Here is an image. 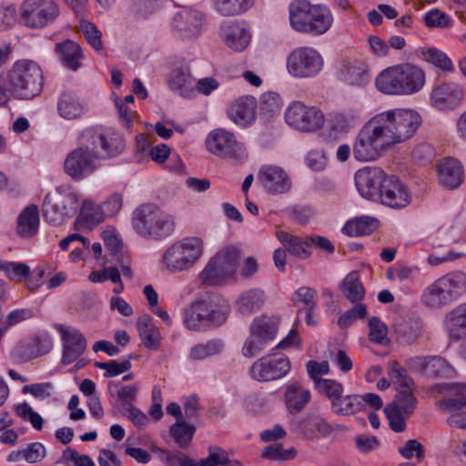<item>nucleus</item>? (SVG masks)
I'll list each match as a JSON object with an SVG mask.
<instances>
[{
	"label": "nucleus",
	"mask_w": 466,
	"mask_h": 466,
	"mask_svg": "<svg viewBox=\"0 0 466 466\" xmlns=\"http://www.w3.org/2000/svg\"><path fill=\"white\" fill-rule=\"evenodd\" d=\"M204 21V15L193 8L183 7L173 17L172 28L182 39L198 35Z\"/></svg>",
	"instance_id": "obj_22"
},
{
	"label": "nucleus",
	"mask_w": 466,
	"mask_h": 466,
	"mask_svg": "<svg viewBox=\"0 0 466 466\" xmlns=\"http://www.w3.org/2000/svg\"><path fill=\"white\" fill-rule=\"evenodd\" d=\"M39 227V209L36 205L27 206L18 216L16 232L23 238L35 235Z\"/></svg>",
	"instance_id": "obj_35"
},
{
	"label": "nucleus",
	"mask_w": 466,
	"mask_h": 466,
	"mask_svg": "<svg viewBox=\"0 0 466 466\" xmlns=\"http://www.w3.org/2000/svg\"><path fill=\"white\" fill-rule=\"evenodd\" d=\"M434 391L449 393L448 398L436 403L440 410L451 414L447 418V423L453 428L466 429V384H437L431 388V392Z\"/></svg>",
	"instance_id": "obj_10"
},
{
	"label": "nucleus",
	"mask_w": 466,
	"mask_h": 466,
	"mask_svg": "<svg viewBox=\"0 0 466 466\" xmlns=\"http://www.w3.org/2000/svg\"><path fill=\"white\" fill-rule=\"evenodd\" d=\"M195 432V427L185 420L176 422L170 427V434L180 448H186L191 441Z\"/></svg>",
	"instance_id": "obj_53"
},
{
	"label": "nucleus",
	"mask_w": 466,
	"mask_h": 466,
	"mask_svg": "<svg viewBox=\"0 0 466 466\" xmlns=\"http://www.w3.org/2000/svg\"><path fill=\"white\" fill-rule=\"evenodd\" d=\"M374 116L357 133L352 154L360 162H372L380 158L391 147Z\"/></svg>",
	"instance_id": "obj_6"
},
{
	"label": "nucleus",
	"mask_w": 466,
	"mask_h": 466,
	"mask_svg": "<svg viewBox=\"0 0 466 466\" xmlns=\"http://www.w3.org/2000/svg\"><path fill=\"white\" fill-rule=\"evenodd\" d=\"M466 292V274L450 272L431 283L423 292L421 301L427 307L439 309L446 306Z\"/></svg>",
	"instance_id": "obj_7"
},
{
	"label": "nucleus",
	"mask_w": 466,
	"mask_h": 466,
	"mask_svg": "<svg viewBox=\"0 0 466 466\" xmlns=\"http://www.w3.org/2000/svg\"><path fill=\"white\" fill-rule=\"evenodd\" d=\"M361 120V114L357 109H348L335 114L330 119V127L337 133H347Z\"/></svg>",
	"instance_id": "obj_46"
},
{
	"label": "nucleus",
	"mask_w": 466,
	"mask_h": 466,
	"mask_svg": "<svg viewBox=\"0 0 466 466\" xmlns=\"http://www.w3.org/2000/svg\"><path fill=\"white\" fill-rule=\"evenodd\" d=\"M400 95H411L419 92L425 84L424 72L411 64L399 65Z\"/></svg>",
	"instance_id": "obj_27"
},
{
	"label": "nucleus",
	"mask_w": 466,
	"mask_h": 466,
	"mask_svg": "<svg viewBox=\"0 0 466 466\" xmlns=\"http://www.w3.org/2000/svg\"><path fill=\"white\" fill-rule=\"evenodd\" d=\"M168 86L170 89L185 98L196 96L195 80L188 68H175L169 75Z\"/></svg>",
	"instance_id": "obj_31"
},
{
	"label": "nucleus",
	"mask_w": 466,
	"mask_h": 466,
	"mask_svg": "<svg viewBox=\"0 0 466 466\" xmlns=\"http://www.w3.org/2000/svg\"><path fill=\"white\" fill-rule=\"evenodd\" d=\"M204 251L203 240L197 237L184 238L174 242L163 253L161 263L171 274L190 270Z\"/></svg>",
	"instance_id": "obj_5"
},
{
	"label": "nucleus",
	"mask_w": 466,
	"mask_h": 466,
	"mask_svg": "<svg viewBox=\"0 0 466 466\" xmlns=\"http://www.w3.org/2000/svg\"><path fill=\"white\" fill-rule=\"evenodd\" d=\"M208 150L222 158L241 157L244 150L242 145L237 141L233 133L223 128L211 131L207 139Z\"/></svg>",
	"instance_id": "obj_18"
},
{
	"label": "nucleus",
	"mask_w": 466,
	"mask_h": 466,
	"mask_svg": "<svg viewBox=\"0 0 466 466\" xmlns=\"http://www.w3.org/2000/svg\"><path fill=\"white\" fill-rule=\"evenodd\" d=\"M422 55L423 58L427 62L434 65L435 66L441 68V70L450 73L454 71V66L451 60L444 52L437 48L431 47L424 51Z\"/></svg>",
	"instance_id": "obj_57"
},
{
	"label": "nucleus",
	"mask_w": 466,
	"mask_h": 466,
	"mask_svg": "<svg viewBox=\"0 0 466 466\" xmlns=\"http://www.w3.org/2000/svg\"><path fill=\"white\" fill-rule=\"evenodd\" d=\"M76 147L64 161V171L73 180L80 181L94 174L98 161L116 157L125 148L122 136L102 127L84 128L76 137Z\"/></svg>",
	"instance_id": "obj_1"
},
{
	"label": "nucleus",
	"mask_w": 466,
	"mask_h": 466,
	"mask_svg": "<svg viewBox=\"0 0 466 466\" xmlns=\"http://www.w3.org/2000/svg\"><path fill=\"white\" fill-rule=\"evenodd\" d=\"M464 98L463 88L453 82L440 83L433 86L431 96V105L438 110H453Z\"/></svg>",
	"instance_id": "obj_20"
},
{
	"label": "nucleus",
	"mask_w": 466,
	"mask_h": 466,
	"mask_svg": "<svg viewBox=\"0 0 466 466\" xmlns=\"http://www.w3.org/2000/svg\"><path fill=\"white\" fill-rule=\"evenodd\" d=\"M375 85L385 95L401 96L399 65L382 70L376 77Z\"/></svg>",
	"instance_id": "obj_37"
},
{
	"label": "nucleus",
	"mask_w": 466,
	"mask_h": 466,
	"mask_svg": "<svg viewBox=\"0 0 466 466\" xmlns=\"http://www.w3.org/2000/svg\"><path fill=\"white\" fill-rule=\"evenodd\" d=\"M436 172L439 184L448 189L459 187L464 178L462 164L453 157L441 159L436 165Z\"/></svg>",
	"instance_id": "obj_24"
},
{
	"label": "nucleus",
	"mask_w": 466,
	"mask_h": 466,
	"mask_svg": "<svg viewBox=\"0 0 466 466\" xmlns=\"http://www.w3.org/2000/svg\"><path fill=\"white\" fill-rule=\"evenodd\" d=\"M137 327L144 346L149 350H157L160 345V332L153 324L152 318L148 315L139 317Z\"/></svg>",
	"instance_id": "obj_41"
},
{
	"label": "nucleus",
	"mask_w": 466,
	"mask_h": 466,
	"mask_svg": "<svg viewBox=\"0 0 466 466\" xmlns=\"http://www.w3.org/2000/svg\"><path fill=\"white\" fill-rule=\"evenodd\" d=\"M220 36L225 44L235 51H243L251 38L244 24L235 20L224 22L221 25Z\"/></svg>",
	"instance_id": "obj_26"
},
{
	"label": "nucleus",
	"mask_w": 466,
	"mask_h": 466,
	"mask_svg": "<svg viewBox=\"0 0 466 466\" xmlns=\"http://www.w3.org/2000/svg\"><path fill=\"white\" fill-rule=\"evenodd\" d=\"M56 329L61 336L63 345L62 363L69 365L85 352L87 346L86 339L80 330L70 326L57 324Z\"/></svg>",
	"instance_id": "obj_19"
},
{
	"label": "nucleus",
	"mask_w": 466,
	"mask_h": 466,
	"mask_svg": "<svg viewBox=\"0 0 466 466\" xmlns=\"http://www.w3.org/2000/svg\"><path fill=\"white\" fill-rule=\"evenodd\" d=\"M285 119L288 125L304 132L319 130L325 122L324 115L319 108L299 101H294L289 106Z\"/></svg>",
	"instance_id": "obj_15"
},
{
	"label": "nucleus",
	"mask_w": 466,
	"mask_h": 466,
	"mask_svg": "<svg viewBox=\"0 0 466 466\" xmlns=\"http://www.w3.org/2000/svg\"><path fill=\"white\" fill-rule=\"evenodd\" d=\"M276 237L281 242L283 248L291 255L299 258H307L310 256L311 251L309 249L308 236L299 238L287 231L279 230L276 232Z\"/></svg>",
	"instance_id": "obj_36"
},
{
	"label": "nucleus",
	"mask_w": 466,
	"mask_h": 466,
	"mask_svg": "<svg viewBox=\"0 0 466 466\" xmlns=\"http://www.w3.org/2000/svg\"><path fill=\"white\" fill-rule=\"evenodd\" d=\"M389 177L379 167H365L355 173L354 180L360 196L376 202L380 198L381 191Z\"/></svg>",
	"instance_id": "obj_17"
},
{
	"label": "nucleus",
	"mask_w": 466,
	"mask_h": 466,
	"mask_svg": "<svg viewBox=\"0 0 466 466\" xmlns=\"http://www.w3.org/2000/svg\"><path fill=\"white\" fill-rule=\"evenodd\" d=\"M446 327L454 339L466 337V303L457 306L448 313Z\"/></svg>",
	"instance_id": "obj_42"
},
{
	"label": "nucleus",
	"mask_w": 466,
	"mask_h": 466,
	"mask_svg": "<svg viewBox=\"0 0 466 466\" xmlns=\"http://www.w3.org/2000/svg\"><path fill=\"white\" fill-rule=\"evenodd\" d=\"M361 397L358 394H343L332 402L331 412L338 416H351L362 410Z\"/></svg>",
	"instance_id": "obj_45"
},
{
	"label": "nucleus",
	"mask_w": 466,
	"mask_h": 466,
	"mask_svg": "<svg viewBox=\"0 0 466 466\" xmlns=\"http://www.w3.org/2000/svg\"><path fill=\"white\" fill-rule=\"evenodd\" d=\"M323 66L321 56L312 47L296 48L288 57L287 69L298 78L313 77L317 76Z\"/></svg>",
	"instance_id": "obj_14"
},
{
	"label": "nucleus",
	"mask_w": 466,
	"mask_h": 466,
	"mask_svg": "<svg viewBox=\"0 0 466 466\" xmlns=\"http://www.w3.org/2000/svg\"><path fill=\"white\" fill-rule=\"evenodd\" d=\"M182 315L184 326L194 331L219 327L227 319V314L209 297L195 299L183 309Z\"/></svg>",
	"instance_id": "obj_9"
},
{
	"label": "nucleus",
	"mask_w": 466,
	"mask_h": 466,
	"mask_svg": "<svg viewBox=\"0 0 466 466\" xmlns=\"http://www.w3.org/2000/svg\"><path fill=\"white\" fill-rule=\"evenodd\" d=\"M310 391L304 388L299 381H294L289 384L284 394L286 408L291 414H297L303 410L310 401Z\"/></svg>",
	"instance_id": "obj_30"
},
{
	"label": "nucleus",
	"mask_w": 466,
	"mask_h": 466,
	"mask_svg": "<svg viewBox=\"0 0 466 466\" xmlns=\"http://www.w3.org/2000/svg\"><path fill=\"white\" fill-rule=\"evenodd\" d=\"M92 207V202L84 200L82 202V208L78 217V220L85 222L86 226L92 228L98 225L104 220L105 215L98 210L89 211Z\"/></svg>",
	"instance_id": "obj_62"
},
{
	"label": "nucleus",
	"mask_w": 466,
	"mask_h": 466,
	"mask_svg": "<svg viewBox=\"0 0 466 466\" xmlns=\"http://www.w3.org/2000/svg\"><path fill=\"white\" fill-rule=\"evenodd\" d=\"M43 350H38V353L35 354L29 346L17 347L13 351V357L20 362H26L32 359H35L38 354H45L48 352L52 348V341L48 337L43 339Z\"/></svg>",
	"instance_id": "obj_61"
},
{
	"label": "nucleus",
	"mask_w": 466,
	"mask_h": 466,
	"mask_svg": "<svg viewBox=\"0 0 466 466\" xmlns=\"http://www.w3.org/2000/svg\"><path fill=\"white\" fill-rule=\"evenodd\" d=\"M224 349V342L220 339H214L198 343L191 348L189 358L192 360H202L206 358L219 354Z\"/></svg>",
	"instance_id": "obj_49"
},
{
	"label": "nucleus",
	"mask_w": 466,
	"mask_h": 466,
	"mask_svg": "<svg viewBox=\"0 0 466 466\" xmlns=\"http://www.w3.org/2000/svg\"><path fill=\"white\" fill-rule=\"evenodd\" d=\"M410 201V195L403 183L395 176L386 179L381 197L376 202L392 208H405Z\"/></svg>",
	"instance_id": "obj_23"
},
{
	"label": "nucleus",
	"mask_w": 466,
	"mask_h": 466,
	"mask_svg": "<svg viewBox=\"0 0 466 466\" xmlns=\"http://www.w3.org/2000/svg\"><path fill=\"white\" fill-rule=\"evenodd\" d=\"M44 86L41 67L32 60H19L0 74V106L12 97L29 100L37 96Z\"/></svg>",
	"instance_id": "obj_2"
},
{
	"label": "nucleus",
	"mask_w": 466,
	"mask_h": 466,
	"mask_svg": "<svg viewBox=\"0 0 466 466\" xmlns=\"http://www.w3.org/2000/svg\"><path fill=\"white\" fill-rule=\"evenodd\" d=\"M390 377L399 390H414V381L408 375L406 369L402 368L398 361H392L390 366Z\"/></svg>",
	"instance_id": "obj_52"
},
{
	"label": "nucleus",
	"mask_w": 466,
	"mask_h": 466,
	"mask_svg": "<svg viewBox=\"0 0 466 466\" xmlns=\"http://www.w3.org/2000/svg\"><path fill=\"white\" fill-rule=\"evenodd\" d=\"M339 75L343 81L352 86H363L370 81L368 67L360 60L343 62Z\"/></svg>",
	"instance_id": "obj_32"
},
{
	"label": "nucleus",
	"mask_w": 466,
	"mask_h": 466,
	"mask_svg": "<svg viewBox=\"0 0 466 466\" xmlns=\"http://www.w3.org/2000/svg\"><path fill=\"white\" fill-rule=\"evenodd\" d=\"M452 367L439 356H430L427 365V376L451 378L454 374Z\"/></svg>",
	"instance_id": "obj_54"
},
{
	"label": "nucleus",
	"mask_w": 466,
	"mask_h": 466,
	"mask_svg": "<svg viewBox=\"0 0 466 466\" xmlns=\"http://www.w3.org/2000/svg\"><path fill=\"white\" fill-rule=\"evenodd\" d=\"M58 115L66 120H76L86 112V104L72 91H63L57 100Z\"/></svg>",
	"instance_id": "obj_28"
},
{
	"label": "nucleus",
	"mask_w": 466,
	"mask_h": 466,
	"mask_svg": "<svg viewBox=\"0 0 466 466\" xmlns=\"http://www.w3.org/2000/svg\"><path fill=\"white\" fill-rule=\"evenodd\" d=\"M265 295L260 289H250L241 293L236 301L237 310L244 315H250L259 310L264 304Z\"/></svg>",
	"instance_id": "obj_40"
},
{
	"label": "nucleus",
	"mask_w": 466,
	"mask_h": 466,
	"mask_svg": "<svg viewBox=\"0 0 466 466\" xmlns=\"http://www.w3.org/2000/svg\"><path fill=\"white\" fill-rule=\"evenodd\" d=\"M0 270H3L11 280L21 281L30 275V268L22 262H8L0 260Z\"/></svg>",
	"instance_id": "obj_56"
},
{
	"label": "nucleus",
	"mask_w": 466,
	"mask_h": 466,
	"mask_svg": "<svg viewBox=\"0 0 466 466\" xmlns=\"http://www.w3.org/2000/svg\"><path fill=\"white\" fill-rule=\"evenodd\" d=\"M256 108L257 101L254 96H241L231 105L228 109V116L236 124L248 126L255 120Z\"/></svg>",
	"instance_id": "obj_29"
},
{
	"label": "nucleus",
	"mask_w": 466,
	"mask_h": 466,
	"mask_svg": "<svg viewBox=\"0 0 466 466\" xmlns=\"http://www.w3.org/2000/svg\"><path fill=\"white\" fill-rule=\"evenodd\" d=\"M339 289L351 303L360 302L364 299L365 289L358 271L350 272L339 284Z\"/></svg>",
	"instance_id": "obj_43"
},
{
	"label": "nucleus",
	"mask_w": 466,
	"mask_h": 466,
	"mask_svg": "<svg viewBox=\"0 0 466 466\" xmlns=\"http://www.w3.org/2000/svg\"><path fill=\"white\" fill-rule=\"evenodd\" d=\"M255 0H213L215 9L224 16L238 15L249 10Z\"/></svg>",
	"instance_id": "obj_47"
},
{
	"label": "nucleus",
	"mask_w": 466,
	"mask_h": 466,
	"mask_svg": "<svg viewBox=\"0 0 466 466\" xmlns=\"http://www.w3.org/2000/svg\"><path fill=\"white\" fill-rule=\"evenodd\" d=\"M396 339L400 344H414L421 334V325L418 321H406L396 325Z\"/></svg>",
	"instance_id": "obj_48"
},
{
	"label": "nucleus",
	"mask_w": 466,
	"mask_h": 466,
	"mask_svg": "<svg viewBox=\"0 0 466 466\" xmlns=\"http://www.w3.org/2000/svg\"><path fill=\"white\" fill-rule=\"evenodd\" d=\"M239 250L232 246L227 247L218 252L209 259L199 278L208 286L223 284L231 278L238 268Z\"/></svg>",
	"instance_id": "obj_11"
},
{
	"label": "nucleus",
	"mask_w": 466,
	"mask_h": 466,
	"mask_svg": "<svg viewBox=\"0 0 466 466\" xmlns=\"http://www.w3.org/2000/svg\"><path fill=\"white\" fill-rule=\"evenodd\" d=\"M367 315V308L364 304H357L350 309L344 312L338 320V325L341 329L350 326L355 320L363 319Z\"/></svg>",
	"instance_id": "obj_64"
},
{
	"label": "nucleus",
	"mask_w": 466,
	"mask_h": 466,
	"mask_svg": "<svg viewBox=\"0 0 466 466\" xmlns=\"http://www.w3.org/2000/svg\"><path fill=\"white\" fill-rule=\"evenodd\" d=\"M259 109L262 114L269 117L280 112L281 102L278 94L273 92L265 93L260 97Z\"/></svg>",
	"instance_id": "obj_60"
},
{
	"label": "nucleus",
	"mask_w": 466,
	"mask_h": 466,
	"mask_svg": "<svg viewBox=\"0 0 466 466\" xmlns=\"http://www.w3.org/2000/svg\"><path fill=\"white\" fill-rule=\"evenodd\" d=\"M369 339L370 341L380 344L387 345L389 339L387 337L388 329L386 325L377 317L370 318L369 321Z\"/></svg>",
	"instance_id": "obj_58"
},
{
	"label": "nucleus",
	"mask_w": 466,
	"mask_h": 466,
	"mask_svg": "<svg viewBox=\"0 0 466 466\" xmlns=\"http://www.w3.org/2000/svg\"><path fill=\"white\" fill-rule=\"evenodd\" d=\"M378 225L375 218L363 216L349 220L342 228V232L350 237L366 236L371 234Z\"/></svg>",
	"instance_id": "obj_44"
},
{
	"label": "nucleus",
	"mask_w": 466,
	"mask_h": 466,
	"mask_svg": "<svg viewBox=\"0 0 466 466\" xmlns=\"http://www.w3.org/2000/svg\"><path fill=\"white\" fill-rule=\"evenodd\" d=\"M312 6L307 0H293L289 4V23L295 31L307 33Z\"/></svg>",
	"instance_id": "obj_33"
},
{
	"label": "nucleus",
	"mask_w": 466,
	"mask_h": 466,
	"mask_svg": "<svg viewBox=\"0 0 466 466\" xmlns=\"http://www.w3.org/2000/svg\"><path fill=\"white\" fill-rule=\"evenodd\" d=\"M16 414L22 418L24 420H28L34 429L36 431H41L43 428V419L42 417L35 412L32 407L24 402L16 406L15 409Z\"/></svg>",
	"instance_id": "obj_63"
},
{
	"label": "nucleus",
	"mask_w": 466,
	"mask_h": 466,
	"mask_svg": "<svg viewBox=\"0 0 466 466\" xmlns=\"http://www.w3.org/2000/svg\"><path fill=\"white\" fill-rule=\"evenodd\" d=\"M56 53L63 65L67 68L76 71L80 67L79 61L83 57V55L80 46L76 42L66 39L56 44Z\"/></svg>",
	"instance_id": "obj_39"
},
{
	"label": "nucleus",
	"mask_w": 466,
	"mask_h": 466,
	"mask_svg": "<svg viewBox=\"0 0 466 466\" xmlns=\"http://www.w3.org/2000/svg\"><path fill=\"white\" fill-rule=\"evenodd\" d=\"M290 368L291 365L288 357L271 353L257 360L251 365L249 374L257 381L268 382L285 377Z\"/></svg>",
	"instance_id": "obj_16"
},
{
	"label": "nucleus",
	"mask_w": 466,
	"mask_h": 466,
	"mask_svg": "<svg viewBox=\"0 0 466 466\" xmlns=\"http://www.w3.org/2000/svg\"><path fill=\"white\" fill-rule=\"evenodd\" d=\"M95 367L105 370V378H113L118 376L131 369L129 360H123L120 362L116 360H109L107 362H96Z\"/></svg>",
	"instance_id": "obj_59"
},
{
	"label": "nucleus",
	"mask_w": 466,
	"mask_h": 466,
	"mask_svg": "<svg viewBox=\"0 0 466 466\" xmlns=\"http://www.w3.org/2000/svg\"><path fill=\"white\" fill-rule=\"evenodd\" d=\"M279 321L271 318L255 319L250 325V336L242 347V354L252 358L261 352L265 347L275 339L278 332Z\"/></svg>",
	"instance_id": "obj_13"
},
{
	"label": "nucleus",
	"mask_w": 466,
	"mask_h": 466,
	"mask_svg": "<svg viewBox=\"0 0 466 466\" xmlns=\"http://www.w3.org/2000/svg\"><path fill=\"white\" fill-rule=\"evenodd\" d=\"M139 386L137 384L122 385L120 382L109 381L106 392L110 397V403L120 412L134 406L137 400Z\"/></svg>",
	"instance_id": "obj_25"
},
{
	"label": "nucleus",
	"mask_w": 466,
	"mask_h": 466,
	"mask_svg": "<svg viewBox=\"0 0 466 466\" xmlns=\"http://www.w3.org/2000/svg\"><path fill=\"white\" fill-rule=\"evenodd\" d=\"M79 195L70 186H59L46 195L42 204L45 220L58 226L72 218L79 208Z\"/></svg>",
	"instance_id": "obj_4"
},
{
	"label": "nucleus",
	"mask_w": 466,
	"mask_h": 466,
	"mask_svg": "<svg viewBox=\"0 0 466 466\" xmlns=\"http://www.w3.org/2000/svg\"><path fill=\"white\" fill-rule=\"evenodd\" d=\"M374 117L390 147L412 137L421 124L420 116L412 109L386 110Z\"/></svg>",
	"instance_id": "obj_3"
},
{
	"label": "nucleus",
	"mask_w": 466,
	"mask_h": 466,
	"mask_svg": "<svg viewBox=\"0 0 466 466\" xmlns=\"http://www.w3.org/2000/svg\"><path fill=\"white\" fill-rule=\"evenodd\" d=\"M258 180L271 195L286 194L292 187L289 174L281 167L275 165H263L258 172Z\"/></svg>",
	"instance_id": "obj_21"
},
{
	"label": "nucleus",
	"mask_w": 466,
	"mask_h": 466,
	"mask_svg": "<svg viewBox=\"0 0 466 466\" xmlns=\"http://www.w3.org/2000/svg\"><path fill=\"white\" fill-rule=\"evenodd\" d=\"M414 390H399L394 398V400L389 406L395 408L406 416L411 415L417 405V399L413 394Z\"/></svg>",
	"instance_id": "obj_50"
},
{
	"label": "nucleus",
	"mask_w": 466,
	"mask_h": 466,
	"mask_svg": "<svg viewBox=\"0 0 466 466\" xmlns=\"http://www.w3.org/2000/svg\"><path fill=\"white\" fill-rule=\"evenodd\" d=\"M179 466H225L228 463V452L218 446H210L206 458L195 461L186 456L177 458Z\"/></svg>",
	"instance_id": "obj_38"
},
{
	"label": "nucleus",
	"mask_w": 466,
	"mask_h": 466,
	"mask_svg": "<svg viewBox=\"0 0 466 466\" xmlns=\"http://www.w3.org/2000/svg\"><path fill=\"white\" fill-rule=\"evenodd\" d=\"M133 227L143 236L162 239L170 236L176 227L174 218L152 204L138 207L133 214Z\"/></svg>",
	"instance_id": "obj_8"
},
{
	"label": "nucleus",
	"mask_w": 466,
	"mask_h": 466,
	"mask_svg": "<svg viewBox=\"0 0 466 466\" xmlns=\"http://www.w3.org/2000/svg\"><path fill=\"white\" fill-rule=\"evenodd\" d=\"M302 430L308 438H312L316 433L327 437L332 431V427L321 417L311 416L302 422Z\"/></svg>",
	"instance_id": "obj_51"
},
{
	"label": "nucleus",
	"mask_w": 466,
	"mask_h": 466,
	"mask_svg": "<svg viewBox=\"0 0 466 466\" xmlns=\"http://www.w3.org/2000/svg\"><path fill=\"white\" fill-rule=\"evenodd\" d=\"M308 23V34L322 35L330 28L333 23L331 11L324 5H313Z\"/></svg>",
	"instance_id": "obj_34"
},
{
	"label": "nucleus",
	"mask_w": 466,
	"mask_h": 466,
	"mask_svg": "<svg viewBox=\"0 0 466 466\" xmlns=\"http://www.w3.org/2000/svg\"><path fill=\"white\" fill-rule=\"evenodd\" d=\"M59 14L54 0H25L20 6V22L29 28L41 29L52 25Z\"/></svg>",
	"instance_id": "obj_12"
},
{
	"label": "nucleus",
	"mask_w": 466,
	"mask_h": 466,
	"mask_svg": "<svg viewBox=\"0 0 466 466\" xmlns=\"http://www.w3.org/2000/svg\"><path fill=\"white\" fill-rule=\"evenodd\" d=\"M314 385L320 394L325 395L329 400L330 406L344 391L342 384L334 380H316Z\"/></svg>",
	"instance_id": "obj_55"
}]
</instances>
